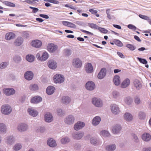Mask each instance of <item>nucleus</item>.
Listing matches in <instances>:
<instances>
[{
    "label": "nucleus",
    "instance_id": "obj_4",
    "mask_svg": "<svg viewBox=\"0 0 151 151\" xmlns=\"http://www.w3.org/2000/svg\"><path fill=\"white\" fill-rule=\"evenodd\" d=\"M53 80L54 82L56 83H61L64 81L65 78L62 75L56 74L54 76Z\"/></svg>",
    "mask_w": 151,
    "mask_h": 151
},
{
    "label": "nucleus",
    "instance_id": "obj_54",
    "mask_svg": "<svg viewBox=\"0 0 151 151\" xmlns=\"http://www.w3.org/2000/svg\"><path fill=\"white\" fill-rule=\"evenodd\" d=\"M137 59L139 60L140 63L144 64L146 65L147 63V61L145 59L141 58L139 57L137 58Z\"/></svg>",
    "mask_w": 151,
    "mask_h": 151
},
{
    "label": "nucleus",
    "instance_id": "obj_56",
    "mask_svg": "<svg viewBox=\"0 0 151 151\" xmlns=\"http://www.w3.org/2000/svg\"><path fill=\"white\" fill-rule=\"evenodd\" d=\"M98 29L101 32L104 33L106 34L108 32V30L104 28L99 27Z\"/></svg>",
    "mask_w": 151,
    "mask_h": 151
},
{
    "label": "nucleus",
    "instance_id": "obj_58",
    "mask_svg": "<svg viewBox=\"0 0 151 151\" xmlns=\"http://www.w3.org/2000/svg\"><path fill=\"white\" fill-rule=\"evenodd\" d=\"M68 27L73 28H76V26L75 24L72 23L68 22Z\"/></svg>",
    "mask_w": 151,
    "mask_h": 151
},
{
    "label": "nucleus",
    "instance_id": "obj_18",
    "mask_svg": "<svg viewBox=\"0 0 151 151\" xmlns=\"http://www.w3.org/2000/svg\"><path fill=\"white\" fill-rule=\"evenodd\" d=\"M45 120L47 122H50L53 120V117L52 114L49 112L47 113L45 115Z\"/></svg>",
    "mask_w": 151,
    "mask_h": 151
},
{
    "label": "nucleus",
    "instance_id": "obj_2",
    "mask_svg": "<svg viewBox=\"0 0 151 151\" xmlns=\"http://www.w3.org/2000/svg\"><path fill=\"white\" fill-rule=\"evenodd\" d=\"M75 119L73 115L70 114L67 116L64 119L65 123L67 125H70L74 124Z\"/></svg>",
    "mask_w": 151,
    "mask_h": 151
},
{
    "label": "nucleus",
    "instance_id": "obj_6",
    "mask_svg": "<svg viewBox=\"0 0 151 151\" xmlns=\"http://www.w3.org/2000/svg\"><path fill=\"white\" fill-rule=\"evenodd\" d=\"M3 91L5 95L8 96L14 94L16 92L15 90L12 88H4Z\"/></svg>",
    "mask_w": 151,
    "mask_h": 151
},
{
    "label": "nucleus",
    "instance_id": "obj_14",
    "mask_svg": "<svg viewBox=\"0 0 151 151\" xmlns=\"http://www.w3.org/2000/svg\"><path fill=\"white\" fill-rule=\"evenodd\" d=\"M14 137L12 136H7L5 139V142L8 145H12L15 142Z\"/></svg>",
    "mask_w": 151,
    "mask_h": 151
},
{
    "label": "nucleus",
    "instance_id": "obj_10",
    "mask_svg": "<svg viewBox=\"0 0 151 151\" xmlns=\"http://www.w3.org/2000/svg\"><path fill=\"white\" fill-rule=\"evenodd\" d=\"M84 135V132H76L72 134L74 139L79 140L81 139Z\"/></svg>",
    "mask_w": 151,
    "mask_h": 151
},
{
    "label": "nucleus",
    "instance_id": "obj_59",
    "mask_svg": "<svg viewBox=\"0 0 151 151\" xmlns=\"http://www.w3.org/2000/svg\"><path fill=\"white\" fill-rule=\"evenodd\" d=\"M5 4L7 6L11 7H14L15 6V5L14 4L8 1L6 2L5 3Z\"/></svg>",
    "mask_w": 151,
    "mask_h": 151
},
{
    "label": "nucleus",
    "instance_id": "obj_12",
    "mask_svg": "<svg viewBox=\"0 0 151 151\" xmlns=\"http://www.w3.org/2000/svg\"><path fill=\"white\" fill-rule=\"evenodd\" d=\"M73 65L75 68H79L82 66V62L79 58H75L73 60Z\"/></svg>",
    "mask_w": 151,
    "mask_h": 151
},
{
    "label": "nucleus",
    "instance_id": "obj_16",
    "mask_svg": "<svg viewBox=\"0 0 151 151\" xmlns=\"http://www.w3.org/2000/svg\"><path fill=\"white\" fill-rule=\"evenodd\" d=\"M106 70L105 68H102L98 75V78L99 79L103 78L105 76L106 74Z\"/></svg>",
    "mask_w": 151,
    "mask_h": 151
},
{
    "label": "nucleus",
    "instance_id": "obj_52",
    "mask_svg": "<svg viewBox=\"0 0 151 151\" xmlns=\"http://www.w3.org/2000/svg\"><path fill=\"white\" fill-rule=\"evenodd\" d=\"M134 101L135 103L137 105H139L141 103L140 98L138 97H136L134 98Z\"/></svg>",
    "mask_w": 151,
    "mask_h": 151
},
{
    "label": "nucleus",
    "instance_id": "obj_36",
    "mask_svg": "<svg viewBox=\"0 0 151 151\" xmlns=\"http://www.w3.org/2000/svg\"><path fill=\"white\" fill-rule=\"evenodd\" d=\"M70 141V139L67 137H64L62 138L60 140L61 143L63 145L69 143Z\"/></svg>",
    "mask_w": 151,
    "mask_h": 151
},
{
    "label": "nucleus",
    "instance_id": "obj_49",
    "mask_svg": "<svg viewBox=\"0 0 151 151\" xmlns=\"http://www.w3.org/2000/svg\"><path fill=\"white\" fill-rule=\"evenodd\" d=\"M99 141L96 139L91 138L90 139V142L93 145H96L98 144Z\"/></svg>",
    "mask_w": 151,
    "mask_h": 151
},
{
    "label": "nucleus",
    "instance_id": "obj_34",
    "mask_svg": "<svg viewBox=\"0 0 151 151\" xmlns=\"http://www.w3.org/2000/svg\"><path fill=\"white\" fill-rule=\"evenodd\" d=\"M124 119L127 121L130 122L133 119V116L129 113H126L124 115Z\"/></svg>",
    "mask_w": 151,
    "mask_h": 151
},
{
    "label": "nucleus",
    "instance_id": "obj_38",
    "mask_svg": "<svg viewBox=\"0 0 151 151\" xmlns=\"http://www.w3.org/2000/svg\"><path fill=\"white\" fill-rule=\"evenodd\" d=\"M48 58V53L46 52H44L41 56V58L40 59V60L41 61H45Z\"/></svg>",
    "mask_w": 151,
    "mask_h": 151
},
{
    "label": "nucleus",
    "instance_id": "obj_63",
    "mask_svg": "<svg viewBox=\"0 0 151 151\" xmlns=\"http://www.w3.org/2000/svg\"><path fill=\"white\" fill-rule=\"evenodd\" d=\"M38 130V131L40 132L43 133L45 132V129L44 127H40Z\"/></svg>",
    "mask_w": 151,
    "mask_h": 151
},
{
    "label": "nucleus",
    "instance_id": "obj_8",
    "mask_svg": "<svg viewBox=\"0 0 151 151\" xmlns=\"http://www.w3.org/2000/svg\"><path fill=\"white\" fill-rule=\"evenodd\" d=\"M85 126L84 122L81 121H78L75 123L73 127L74 129L78 131L83 128Z\"/></svg>",
    "mask_w": 151,
    "mask_h": 151
},
{
    "label": "nucleus",
    "instance_id": "obj_47",
    "mask_svg": "<svg viewBox=\"0 0 151 151\" xmlns=\"http://www.w3.org/2000/svg\"><path fill=\"white\" fill-rule=\"evenodd\" d=\"M22 147L21 145L19 144H15L14 146L13 149L15 151L19 150Z\"/></svg>",
    "mask_w": 151,
    "mask_h": 151
},
{
    "label": "nucleus",
    "instance_id": "obj_33",
    "mask_svg": "<svg viewBox=\"0 0 151 151\" xmlns=\"http://www.w3.org/2000/svg\"><path fill=\"white\" fill-rule=\"evenodd\" d=\"M113 81L114 84L116 86H118L120 83V77L117 75H116L114 77Z\"/></svg>",
    "mask_w": 151,
    "mask_h": 151
},
{
    "label": "nucleus",
    "instance_id": "obj_24",
    "mask_svg": "<svg viewBox=\"0 0 151 151\" xmlns=\"http://www.w3.org/2000/svg\"><path fill=\"white\" fill-rule=\"evenodd\" d=\"M31 44L34 47L36 48H39L41 46L42 42L40 40H36L32 41L31 42Z\"/></svg>",
    "mask_w": 151,
    "mask_h": 151
},
{
    "label": "nucleus",
    "instance_id": "obj_17",
    "mask_svg": "<svg viewBox=\"0 0 151 151\" xmlns=\"http://www.w3.org/2000/svg\"><path fill=\"white\" fill-rule=\"evenodd\" d=\"M47 65L49 67L52 69H55L57 67V63L53 60H49L47 63Z\"/></svg>",
    "mask_w": 151,
    "mask_h": 151
},
{
    "label": "nucleus",
    "instance_id": "obj_44",
    "mask_svg": "<svg viewBox=\"0 0 151 151\" xmlns=\"http://www.w3.org/2000/svg\"><path fill=\"white\" fill-rule=\"evenodd\" d=\"M138 117L139 119H144L146 117L145 113L142 111H140L139 113Z\"/></svg>",
    "mask_w": 151,
    "mask_h": 151
},
{
    "label": "nucleus",
    "instance_id": "obj_39",
    "mask_svg": "<svg viewBox=\"0 0 151 151\" xmlns=\"http://www.w3.org/2000/svg\"><path fill=\"white\" fill-rule=\"evenodd\" d=\"M112 98L114 99H116L120 96L119 93L117 91H114L112 93Z\"/></svg>",
    "mask_w": 151,
    "mask_h": 151
},
{
    "label": "nucleus",
    "instance_id": "obj_15",
    "mask_svg": "<svg viewBox=\"0 0 151 151\" xmlns=\"http://www.w3.org/2000/svg\"><path fill=\"white\" fill-rule=\"evenodd\" d=\"M33 76L34 74L31 71H27L24 74V77L25 79L28 81L32 80L33 78Z\"/></svg>",
    "mask_w": 151,
    "mask_h": 151
},
{
    "label": "nucleus",
    "instance_id": "obj_43",
    "mask_svg": "<svg viewBox=\"0 0 151 151\" xmlns=\"http://www.w3.org/2000/svg\"><path fill=\"white\" fill-rule=\"evenodd\" d=\"M65 55L66 56H69L72 54V50L71 49L66 48L64 50Z\"/></svg>",
    "mask_w": 151,
    "mask_h": 151
},
{
    "label": "nucleus",
    "instance_id": "obj_30",
    "mask_svg": "<svg viewBox=\"0 0 151 151\" xmlns=\"http://www.w3.org/2000/svg\"><path fill=\"white\" fill-rule=\"evenodd\" d=\"M71 101V99L70 97L67 96H64L62 97V102L65 104H69Z\"/></svg>",
    "mask_w": 151,
    "mask_h": 151
},
{
    "label": "nucleus",
    "instance_id": "obj_29",
    "mask_svg": "<svg viewBox=\"0 0 151 151\" xmlns=\"http://www.w3.org/2000/svg\"><path fill=\"white\" fill-rule=\"evenodd\" d=\"M55 89L54 87L52 86H48L46 90L47 94L49 95L52 94L55 92Z\"/></svg>",
    "mask_w": 151,
    "mask_h": 151
},
{
    "label": "nucleus",
    "instance_id": "obj_1",
    "mask_svg": "<svg viewBox=\"0 0 151 151\" xmlns=\"http://www.w3.org/2000/svg\"><path fill=\"white\" fill-rule=\"evenodd\" d=\"M1 111L3 114L7 115L11 112L12 108L10 105L8 104H4L1 106Z\"/></svg>",
    "mask_w": 151,
    "mask_h": 151
},
{
    "label": "nucleus",
    "instance_id": "obj_50",
    "mask_svg": "<svg viewBox=\"0 0 151 151\" xmlns=\"http://www.w3.org/2000/svg\"><path fill=\"white\" fill-rule=\"evenodd\" d=\"M8 63L7 62H4L0 64V68L3 69L6 68L8 65Z\"/></svg>",
    "mask_w": 151,
    "mask_h": 151
},
{
    "label": "nucleus",
    "instance_id": "obj_5",
    "mask_svg": "<svg viewBox=\"0 0 151 151\" xmlns=\"http://www.w3.org/2000/svg\"><path fill=\"white\" fill-rule=\"evenodd\" d=\"M17 130L20 132H23L27 131L29 128L28 125L25 123H21L17 126Z\"/></svg>",
    "mask_w": 151,
    "mask_h": 151
},
{
    "label": "nucleus",
    "instance_id": "obj_20",
    "mask_svg": "<svg viewBox=\"0 0 151 151\" xmlns=\"http://www.w3.org/2000/svg\"><path fill=\"white\" fill-rule=\"evenodd\" d=\"M133 83L134 86L137 90H139L142 86V85L141 82L137 79H134Z\"/></svg>",
    "mask_w": 151,
    "mask_h": 151
},
{
    "label": "nucleus",
    "instance_id": "obj_3",
    "mask_svg": "<svg viewBox=\"0 0 151 151\" xmlns=\"http://www.w3.org/2000/svg\"><path fill=\"white\" fill-rule=\"evenodd\" d=\"M91 102L95 106L97 107H101L103 105L102 100L99 98H93L91 99Z\"/></svg>",
    "mask_w": 151,
    "mask_h": 151
},
{
    "label": "nucleus",
    "instance_id": "obj_7",
    "mask_svg": "<svg viewBox=\"0 0 151 151\" xmlns=\"http://www.w3.org/2000/svg\"><path fill=\"white\" fill-rule=\"evenodd\" d=\"M47 50L51 53H53L56 51L58 48L57 45L53 43H50L48 44L47 47Z\"/></svg>",
    "mask_w": 151,
    "mask_h": 151
},
{
    "label": "nucleus",
    "instance_id": "obj_26",
    "mask_svg": "<svg viewBox=\"0 0 151 151\" xmlns=\"http://www.w3.org/2000/svg\"><path fill=\"white\" fill-rule=\"evenodd\" d=\"M47 143L49 146L51 147H54L57 145L55 140L52 138L48 139L47 141Z\"/></svg>",
    "mask_w": 151,
    "mask_h": 151
},
{
    "label": "nucleus",
    "instance_id": "obj_19",
    "mask_svg": "<svg viewBox=\"0 0 151 151\" xmlns=\"http://www.w3.org/2000/svg\"><path fill=\"white\" fill-rule=\"evenodd\" d=\"M142 138L144 141L148 142L151 139V135L148 133L145 132L142 135Z\"/></svg>",
    "mask_w": 151,
    "mask_h": 151
},
{
    "label": "nucleus",
    "instance_id": "obj_64",
    "mask_svg": "<svg viewBox=\"0 0 151 151\" xmlns=\"http://www.w3.org/2000/svg\"><path fill=\"white\" fill-rule=\"evenodd\" d=\"M23 36L24 37L27 38L29 37V34L27 32H24L23 33Z\"/></svg>",
    "mask_w": 151,
    "mask_h": 151
},
{
    "label": "nucleus",
    "instance_id": "obj_9",
    "mask_svg": "<svg viewBox=\"0 0 151 151\" xmlns=\"http://www.w3.org/2000/svg\"><path fill=\"white\" fill-rule=\"evenodd\" d=\"M110 107L111 111L114 114L116 115L120 113L119 109L117 105L115 104H112Z\"/></svg>",
    "mask_w": 151,
    "mask_h": 151
},
{
    "label": "nucleus",
    "instance_id": "obj_22",
    "mask_svg": "<svg viewBox=\"0 0 151 151\" xmlns=\"http://www.w3.org/2000/svg\"><path fill=\"white\" fill-rule=\"evenodd\" d=\"M15 37V34L12 32H8L6 33L5 36L6 40H9L14 39Z\"/></svg>",
    "mask_w": 151,
    "mask_h": 151
},
{
    "label": "nucleus",
    "instance_id": "obj_62",
    "mask_svg": "<svg viewBox=\"0 0 151 151\" xmlns=\"http://www.w3.org/2000/svg\"><path fill=\"white\" fill-rule=\"evenodd\" d=\"M47 2L55 4H58L59 2L56 0H47Z\"/></svg>",
    "mask_w": 151,
    "mask_h": 151
},
{
    "label": "nucleus",
    "instance_id": "obj_13",
    "mask_svg": "<svg viewBox=\"0 0 151 151\" xmlns=\"http://www.w3.org/2000/svg\"><path fill=\"white\" fill-rule=\"evenodd\" d=\"M122 127L121 125L117 124L114 125L112 128V131L115 134L119 133L121 130Z\"/></svg>",
    "mask_w": 151,
    "mask_h": 151
},
{
    "label": "nucleus",
    "instance_id": "obj_41",
    "mask_svg": "<svg viewBox=\"0 0 151 151\" xmlns=\"http://www.w3.org/2000/svg\"><path fill=\"white\" fill-rule=\"evenodd\" d=\"M26 60L29 62H32L34 60V56L32 55H28L26 57Z\"/></svg>",
    "mask_w": 151,
    "mask_h": 151
},
{
    "label": "nucleus",
    "instance_id": "obj_27",
    "mask_svg": "<svg viewBox=\"0 0 151 151\" xmlns=\"http://www.w3.org/2000/svg\"><path fill=\"white\" fill-rule=\"evenodd\" d=\"M42 98L40 96H36L32 98L31 100V102L34 104H37L41 101Z\"/></svg>",
    "mask_w": 151,
    "mask_h": 151
},
{
    "label": "nucleus",
    "instance_id": "obj_25",
    "mask_svg": "<svg viewBox=\"0 0 151 151\" xmlns=\"http://www.w3.org/2000/svg\"><path fill=\"white\" fill-rule=\"evenodd\" d=\"M101 121V118L98 116L94 117L92 120V124L93 126H96L99 124Z\"/></svg>",
    "mask_w": 151,
    "mask_h": 151
},
{
    "label": "nucleus",
    "instance_id": "obj_45",
    "mask_svg": "<svg viewBox=\"0 0 151 151\" xmlns=\"http://www.w3.org/2000/svg\"><path fill=\"white\" fill-rule=\"evenodd\" d=\"M88 25L92 29H98L99 27L96 24L89 23L88 24Z\"/></svg>",
    "mask_w": 151,
    "mask_h": 151
},
{
    "label": "nucleus",
    "instance_id": "obj_57",
    "mask_svg": "<svg viewBox=\"0 0 151 151\" xmlns=\"http://www.w3.org/2000/svg\"><path fill=\"white\" fill-rule=\"evenodd\" d=\"M132 135L135 142H137L139 141L138 138L136 135L134 134H132Z\"/></svg>",
    "mask_w": 151,
    "mask_h": 151
},
{
    "label": "nucleus",
    "instance_id": "obj_28",
    "mask_svg": "<svg viewBox=\"0 0 151 151\" xmlns=\"http://www.w3.org/2000/svg\"><path fill=\"white\" fill-rule=\"evenodd\" d=\"M23 39L20 37H18L14 41V44L16 46H19L23 42Z\"/></svg>",
    "mask_w": 151,
    "mask_h": 151
},
{
    "label": "nucleus",
    "instance_id": "obj_51",
    "mask_svg": "<svg viewBox=\"0 0 151 151\" xmlns=\"http://www.w3.org/2000/svg\"><path fill=\"white\" fill-rule=\"evenodd\" d=\"M126 46L132 51L134 50L136 48V47L131 44H127L126 45Z\"/></svg>",
    "mask_w": 151,
    "mask_h": 151
},
{
    "label": "nucleus",
    "instance_id": "obj_55",
    "mask_svg": "<svg viewBox=\"0 0 151 151\" xmlns=\"http://www.w3.org/2000/svg\"><path fill=\"white\" fill-rule=\"evenodd\" d=\"M139 17L142 19L147 20L148 22L150 19L149 17L140 14L139 15Z\"/></svg>",
    "mask_w": 151,
    "mask_h": 151
},
{
    "label": "nucleus",
    "instance_id": "obj_35",
    "mask_svg": "<svg viewBox=\"0 0 151 151\" xmlns=\"http://www.w3.org/2000/svg\"><path fill=\"white\" fill-rule=\"evenodd\" d=\"M116 148V145L114 144H112L107 146L106 147V150L107 151H113Z\"/></svg>",
    "mask_w": 151,
    "mask_h": 151
},
{
    "label": "nucleus",
    "instance_id": "obj_60",
    "mask_svg": "<svg viewBox=\"0 0 151 151\" xmlns=\"http://www.w3.org/2000/svg\"><path fill=\"white\" fill-rule=\"evenodd\" d=\"M128 27L130 29L133 30H136L137 29V28L135 26L131 24L128 25Z\"/></svg>",
    "mask_w": 151,
    "mask_h": 151
},
{
    "label": "nucleus",
    "instance_id": "obj_32",
    "mask_svg": "<svg viewBox=\"0 0 151 151\" xmlns=\"http://www.w3.org/2000/svg\"><path fill=\"white\" fill-rule=\"evenodd\" d=\"M7 128L6 125L3 123H0V133H5L6 132Z\"/></svg>",
    "mask_w": 151,
    "mask_h": 151
},
{
    "label": "nucleus",
    "instance_id": "obj_21",
    "mask_svg": "<svg viewBox=\"0 0 151 151\" xmlns=\"http://www.w3.org/2000/svg\"><path fill=\"white\" fill-rule=\"evenodd\" d=\"M27 111L30 115L34 117L36 116L38 113L36 110L32 108H28Z\"/></svg>",
    "mask_w": 151,
    "mask_h": 151
},
{
    "label": "nucleus",
    "instance_id": "obj_42",
    "mask_svg": "<svg viewBox=\"0 0 151 151\" xmlns=\"http://www.w3.org/2000/svg\"><path fill=\"white\" fill-rule=\"evenodd\" d=\"M125 103L128 105L130 104L132 102V99L129 97H126L124 99Z\"/></svg>",
    "mask_w": 151,
    "mask_h": 151
},
{
    "label": "nucleus",
    "instance_id": "obj_48",
    "mask_svg": "<svg viewBox=\"0 0 151 151\" xmlns=\"http://www.w3.org/2000/svg\"><path fill=\"white\" fill-rule=\"evenodd\" d=\"M57 113L58 115L60 116H62L64 115L65 113L62 110L60 109H57Z\"/></svg>",
    "mask_w": 151,
    "mask_h": 151
},
{
    "label": "nucleus",
    "instance_id": "obj_53",
    "mask_svg": "<svg viewBox=\"0 0 151 151\" xmlns=\"http://www.w3.org/2000/svg\"><path fill=\"white\" fill-rule=\"evenodd\" d=\"M114 43L116 45L119 47H122L123 46V44L122 42L118 40H115L114 42Z\"/></svg>",
    "mask_w": 151,
    "mask_h": 151
},
{
    "label": "nucleus",
    "instance_id": "obj_40",
    "mask_svg": "<svg viewBox=\"0 0 151 151\" xmlns=\"http://www.w3.org/2000/svg\"><path fill=\"white\" fill-rule=\"evenodd\" d=\"M29 89L32 91H36L38 89V86L37 84H31L29 87Z\"/></svg>",
    "mask_w": 151,
    "mask_h": 151
},
{
    "label": "nucleus",
    "instance_id": "obj_61",
    "mask_svg": "<svg viewBox=\"0 0 151 151\" xmlns=\"http://www.w3.org/2000/svg\"><path fill=\"white\" fill-rule=\"evenodd\" d=\"M29 7L30 9H32V12L33 13H35L37 12L39 10V9L36 8L32 7V6H29Z\"/></svg>",
    "mask_w": 151,
    "mask_h": 151
},
{
    "label": "nucleus",
    "instance_id": "obj_23",
    "mask_svg": "<svg viewBox=\"0 0 151 151\" xmlns=\"http://www.w3.org/2000/svg\"><path fill=\"white\" fill-rule=\"evenodd\" d=\"M130 81L129 79L127 78L123 81L121 84V87L122 88H125L130 84Z\"/></svg>",
    "mask_w": 151,
    "mask_h": 151
},
{
    "label": "nucleus",
    "instance_id": "obj_46",
    "mask_svg": "<svg viewBox=\"0 0 151 151\" xmlns=\"http://www.w3.org/2000/svg\"><path fill=\"white\" fill-rule=\"evenodd\" d=\"M13 60L14 61L17 63H18L21 62V57L18 55H16L13 58Z\"/></svg>",
    "mask_w": 151,
    "mask_h": 151
},
{
    "label": "nucleus",
    "instance_id": "obj_11",
    "mask_svg": "<svg viewBox=\"0 0 151 151\" xmlns=\"http://www.w3.org/2000/svg\"><path fill=\"white\" fill-rule=\"evenodd\" d=\"M86 88L89 91H92L96 88L94 83L92 81H88L86 84Z\"/></svg>",
    "mask_w": 151,
    "mask_h": 151
},
{
    "label": "nucleus",
    "instance_id": "obj_31",
    "mask_svg": "<svg viewBox=\"0 0 151 151\" xmlns=\"http://www.w3.org/2000/svg\"><path fill=\"white\" fill-rule=\"evenodd\" d=\"M86 70L88 73H91L93 72V67L91 63H88L86 65Z\"/></svg>",
    "mask_w": 151,
    "mask_h": 151
},
{
    "label": "nucleus",
    "instance_id": "obj_37",
    "mask_svg": "<svg viewBox=\"0 0 151 151\" xmlns=\"http://www.w3.org/2000/svg\"><path fill=\"white\" fill-rule=\"evenodd\" d=\"M100 134L104 137H109L110 135V133L108 131L105 130L101 131L100 132Z\"/></svg>",
    "mask_w": 151,
    "mask_h": 151
}]
</instances>
